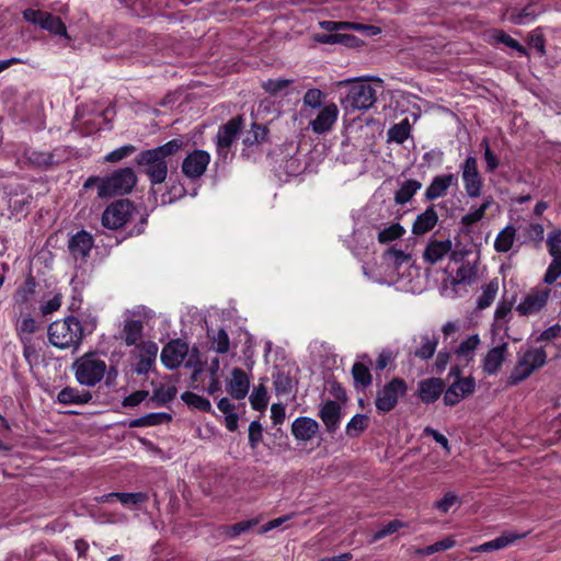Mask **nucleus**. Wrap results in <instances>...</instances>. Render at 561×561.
<instances>
[{"mask_svg":"<svg viewBox=\"0 0 561 561\" xmlns=\"http://www.w3.org/2000/svg\"><path fill=\"white\" fill-rule=\"evenodd\" d=\"M183 140L174 138L161 146L140 151L135 162L140 172L146 174L152 185L161 184L165 181L169 171V163L173 156L183 147Z\"/></svg>","mask_w":561,"mask_h":561,"instance_id":"nucleus-1","label":"nucleus"},{"mask_svg":"<svg viewBox=\"0 0 561 561\" xmlns=\"http://www.w3.org/2000/svg\"><path fill=\"white\" fill-rule=\"evenodd\" d=\"M47 335L49 343L55 347L76 352L83 340V328L76 317L68 316L51 322Z\"/></svg>","mask_w":561,"mask_h":561,"instance_id":"nucleus-2","label":"nucleus"},{"mask_svg":"<svg viewBox=\"0 0 561 561\" xmlns=\"http://www.w3.org/2000/svg\"><path fill=\"white\" fill-rule=\"evenodd\" d=\"M139 216V224L130 234H140L147 224L146 216L139 214L136 206L128 199H119L108 205L102 214V225L111 230H117Z\"/></svg>","mask_w":561,"mask_h":561,"instance_id":"nucleus-3","label":"nucleus"},{"mask_svg":"<svg viewBox=\"0 0 561 561\" xmlns=\"http://www.w3.org/2000/svg\"><path fill=\"white\" fill-rule=\"evenodd\" d=\"M107 364L96 353L89 352L77 358L72 370L77 381L85 387H94L106 374Z\"/></svg>","mask_w":561,"mask_h":561,"instance_id":"nucleus-4","label":"nucleus"},{"mask_svg":"<svg viewBox=\"0 0 561 561\" xmlns=\"http://www.w3.org/2000/svg\"><path fill=\"white\" fill-rule=\"evenodd\" d=\"M136 183L137 176L131 168L118 169L100 181L99 196L107 197L128 194Z\"/></svg>","mask_w":561,"mask_h":561,"instance_id":"nucleus-5","label":"nucleus"},{"mask_svg":"<svg viewBox=\"0 0 561 561\" xmlns=\"http://www.w3.org/2000/svg\"><path fill=\"white\" fill-rule=\"evenodd\" d=\"M547 354L543 348H529L517 360L510 377V385H517L527 379L536 369L546 364Z\"/></svg>","mask_w":561,"mask_h":561,"instance_id":"nucleus-6","label":"nucleus"},{"mask_svg":"<svg viewBox=\"0 0 561 561\" xmlns=\"http://www.w3.org/2000/svg\"><path fill=\"white\" fill-rule=\"evenodd\" d=\"M376 100V90L371 84L358 80L351 84L347 94L342 100V105L346 111H363L370 108Z\"/></svg>","mask_w":561,"mask_h":561,"instance_id":"nucleus-7","label":"nucleus"},{"mask_svg":"<svg viewBox=\"0 0 561 561\" xmlns=\"http://www.w3.org/2000/svg\"><path fill=\"white\" fill-rule=\"evenodd\" d=\"M22 14L26 22L37 25L42 30H45L53 35L70 39L67 27L59 16L53 15L47 11L35 10L31 8L25 9Z\"/></svg>","mask_w":561,"mask_h":561,"instance_id":"nucleus-8","label":"nucleus"},{"mask_svg":"<svg viewBox=\"0 0 561 561\" xmlns=\"http://www.w3.org/2000/svg\"><path fill=\"white\" fill-rule=\"evenodd\" d=\"M408 390L407 382L401 378H392L382 386L376 393L375 405L379 413H387L393 410L400 397Z\"/></svg>","mask_w":561,"mask_h":561,"instance_id":"nucleus-9","label":"nucleus"},{"mask_svg":"<svg viewBox=\"0 0 561 561\" xmlns=\"http://www.w3.org/2000/svg\"><path fill=\"white\" fill-rule=\"evenodd\" d=\"M547 247L552 261L546 271L543 282L550 285L561 276V230L548 233Z\"/></svg>","mask_w":561,"mask_h":561,"instance_id":"nucleus-10","label":"nucleus"},{"mask_svg":"<svg viewBox=\"0 0 561 561\" xmlns=\"http://www.w3.org/2000/svg\"><path fill=\"white\" fill-rule=\"evenodd\" d=\"M460 170L466 194L470 198L479 197L481 195L483 181L478 170L476 157L469 156L460 165Z\"/></svg>","mask_w":561,"mask_h":561,"instance_id":"nucleus-11","label":"nucleus"},{"mask_svg":"<svg viewBox=\"0 0 561 561\" xmlns=\"http://www.w3.org/2000/svg\"><path fill=\"white\" fill-rule=\"evenodd\" d=\"M243 124L242 116H236L221 125L217 133V152L221 157H226L231 145L237 139Z\"/></svg>","mask_w":561,"mask_h":561,"instance_id":"nucleus-12","label":"nucleus"},{"mask_svg":"<svg viewBox=\"0 0 561 561\" xmlns=\"http://www.w3.org/2000/svg\"><path fill=\"white\" fill-rule=\"evenodd\" d=\"M210 162V154L205 150H194L182 162L183 174L191 179H199Z\"/></svg>","mask_w":561,"mask_h":561,"instance_id":"nucleus-13","label":"nucleus"},{"mask_svg":"<svg viewBox=\"0 0 561 561\" xmlns=\"http://www.w3.org/2000/svg\"><path fill=\"white\" fill-rule=\"evenodd\" d=\"M543 12L545 9L538 0H529L522 9L514 7L507 8L505 16L515 25H525L535 21Z\"/></svg>","mask_w":561,"mask_h":561,"instance_id":"nucleus-14","label":"nucleus"},{"mask_svg":"<svg viewBox=\"0 0 561 561\" xmlns=\"http://www.w3.org/2000/svg\"><path fill=\"white\" fill-rule=\"evenodd\" d=\"M339 108L336 104L329 103L319 108L317 116L309 121V127L314 134L321 135L330 131L337 121Z\"/></svg>","mask_w":561,"mask_h":561,"instance_id":"nucleus-15","label":"nucleus"},{"mask_svg":"<svg viewBox=\"0 0 561 561\" xmlns=\"http://www.w3.org/2000/svg\"><path fill=\"white\" fill-rule=\"evenodd\" d=\"M187 355L188 345L178 339L169 342L162 348L161 360L167 368L174 369L182 365Z\"/></svg>","mask_w":561,"mask_h":561,"instance_id":"nucleus-16","label":"nucleus"},{"mask_svg":"<svg viewBox=\"0 0 561 561\" xmlns=\"http://www.w3.org/2000/svg\"><path fill=\"white\" fill-rule=\"evenodd\" d=\"M476 389V381L472 377L458 378L445 391L444 403L449 407L458 404L465 397L471 394Z\"/></svg>","mask_w":561,"mask_h":561,"instance_id":"nucleus-17","label":"nucleus"},{"mask_svg":"<svg viewBox=\"0 0 561 561\" xmlns=\"http://www.w3.org/2000/svg\"><path fill=\"white\" fill-rule=\"evenodd\" d=\"M64 151L61 148H55L53 151L27 150L25 158L31 165L47 170L65 159Z\"/></svg>","mask_w":561,"mask_h":561,"instance_id":"nucleus-18","label":"nucleus"},{"mask_svg":"<svg viewBox=\"0 0 561 561\" xmlns=\"http://www.w3.org/2000/svg\"><path fill=\"white\" fill-rule=\"evenodd\" d=\"M549 298V290L530 291L516 307L520 316H531L538 313L546 305Z\"/></svg>","mask_w":561,"mask_h":561,"instance_id":"nucleus-19","label":"nucleus"},{"mask_svg":"<svg viewBox=\"0 0 561 561\" xmlns=\"http://www.w3.org/2000/svg\"><path fill=\"white\" fill-rule=\"evenodd\" d=\"M93 237L85 230L73 234L68 242V249L75 260L85 261L93 248Z\"/></svg>","mask_w":561,"mask_h":561,"instance_id":"nucleus-20","label":"nucleus"},{"mask_svg":"<svg viewBox=\"0 0 561 561\" xmlns=\"http://www.w3.org/2000/svg\"><path fill=\"white\" fill-rule=\"evenodd\" d=\"M450 186H458V176L454 173L435 176L425 191L426 201H435L447 194Z\"/></svg>","mask_w":561,"mask_h":561,"instance_id":"nucleus-21","label":"nucleus"},{"mask_svg":"<svg viewBox=\"0 0 561 561\" xmlns=\"http://www.w3.org/2000/svg\"><path fill=\"white\" fill-rule=\"evenodd\" d=\"M250 380L245 371L241 368H233L231 379L227 385L228 393L236 400L244 399L249 392Z\"/></svg>","mask_w":561,"mask_h":561,"instance_id":"nucleus-22","label":"nucleus"},{"mask_svg":"<svg viewBox=\"0 0 561 561\" xmlns=\"http://www.w3.org/2000/svg\"><path fill=\"white\" fill-rule=\"evenodd\" d=\"M319 431V423L308 416H299L291 424V434L297 440H311Z\"/></svg>","mask_w":561,"mask_h":561,"instance_id":"nucleus-23","label":"nucleus"},{"mask_svg":"<svg viewBox=\"0 0 561 561\" xmlns=\"http://www.w3.org/2000/svg\"><path fill=\"white\" fill-rule=\"evenodd\" d=\"M445 388V382L440 378H427L419 383V397L424 403L435 402Z\"/></svg>","mask_w":561,"mask_h":561,"instance_id":"nucleus-24","label":"nucleus"},{"mask_svg":"<svg viewBox=\"0 0 561 561\" xmlns=\"http://www.w3.org/2000/svg\"><path fill=\"white\" fill-rule=\"evenodd\" d=\"M158 345L153 342H146L139 347L138 362L135 371L138 375H146L156 362Z\"/></svg>","mask_w":561,"mask_h":561,"instance_id":"nucleus-25","label":"nucleus"},{"mask_svg":"<svg viewBox=\"0 0 561 561\" xmlns=\"http://www.w3.org/2000/svg\"><path fill=\"white\" fill-rule=\"evenodd\" d=\"M319 416L329 433H334L341 421V405L333 400L327 401L320 409Z\"/></svg>","mask_w":561,"mask_h":561,"instance_id":"nucleus-26","label":"nucleus"},{"mask_svg":"<svg viewBox=\"0 0 561 561\" xmlns=\"http://www.w3.org/2000/svg\"><path fill=\"white\" fill-rule=\"evenodd\" d=\"M438 221V215L434 206H428L423 213L417 215L412 225V233L415 236H423L431 231Z\"/></svg>","mask_w":561,"mask_h":561,"instance_id":"nucleus-27","label":"nucleus"},{"mask_svg":"<svg viewBox=\"0 0 561 561\" xmlns=\"http://www.w3.org/2000/svg\"><path fill=\"white\" fill-rule=\"evenodd\" d=\"M507 343H503L499 346L491 348L483 359V370L488 375H494L497 373L506 357Z\"/></svg>","mask_w":561,"mask_h":561,"instance_id":"nucleus-28","label":"nucleus"},{"mask_svg":"<svg viewBox=\"0 0 561 561\" xmlns=\"http://www.w3.org/2000/svg\"><path fill=\"white\" fill-rule=\"evenodd\" d=\"M453 242L447 239L444 241L435 240L427 244L424 250L423 259L430 264H436L444 259L446 254L451 252Z\"/></svg>","mask_w":561,"mask_h":561,"instance_id":"nucleus-29","label":"nucleus"},{"mask_svg":"<svg viewBox=\"0 0 561 561\" xmlns=\"http://www.w3.org/2000/svg\"><path fill=\"white\" fill-rule=\"evenodd\" d=\"M91 399V392L71 387L61 389L57 394L58 402L62 404H84Z\"/></svg>","mask_w":561,"mask_h":561,"instance_id":"nucleus-30","label":"nucleus"},{"mask_svg":"<svg viewBox=\"0 0 561 561\" xmlns=\"http://www.w3.org/2000/svg\"><path fill=\"white\" fill-rule=\"evenodd\" d=\"M525 535H517L512 533H506L501 535L500 537H496L493 540H490L488 542H484L476 548V551L480 552H490L500 550L503 548H506L507 546L512 545L514 541H516L519 538H523Z\"/></svg>","mask_w":561,"mask_h":561,"instance_id":"nucleus-31","label":"nucleus"},{"mask_svg":"<svg viewBox=\"0 0 561 561\" xmlns=\"http://www.w3.org/2000/svg\"><path fill=\"white\" fill-rule=\"evenodd\" d=\"M477 278V266L470 262L462 263L456 271L455 275L451 276L450 284L457 285H471Z\"/></svg>","mask_w":561,"mask_h":561,"instance_id":"nucleus-32","label":"nucleus"},{"mask_svg":"<svg viewBox=\"0 0 561 561\" xmlns=\"http://www.w3.org/2000/svg\"><path fill=\"white\" fill-rule=\"evenodd\" d=\"M516 238V228L512 225L506 226L502 229L494 241V250L499 253L508 252L514 244Z\"/></svg>","mask_w":561,"mask_h":561,"instance_id":"nucleus-33","label":"nucleus"},{"mask_svg":"<svg viewBox=\"0 0 561 561\" xmlns=\"http://www.w3.org/2000/svg\"><path fill=\"white\" fill-rule=\"evenodd\" d=\"M142 330L144 325L140 320L130 319L125 321L123 331H122V339L126 343V345L131 346L136 345L137 342L142 336Z\"/></svg>","mask_w":561,"mask_h":561,"instance_id":"nucleus-34","label":"nucleus"},{"mask_svg":"<svg viewBox=\"0 0 561 561\" xmlns=\"http://www.w3.org/2000/svg\"><path fill=\"white\" fill-rule=\"evenodd\" d=\"M207 336L210 341L211 350L218 354H225L230 348V339L226 330H207Z\"/></svg>","mask_w":561,"mask_h":561,"instance_id":"nucleus-35","label":"nucleus"},{"mask_svg":"<svg viewBox=\"0 0 561 561\" xmlns=\"http://www.w3.org/2000/svg\"><path fill=\"white\" fill-rule=\"evenodd\" d=\"M499 291V279L493 278L486 285L482 286V293L478 297L477 308L480 310L486 309L494 301Z\"/></svg>","mask_w":561,"mask_h":561,"instance_id":"nucleus-36","label":"nucleus"},{"mask_svg":"<svg viewBox=\"0 0 561 561\" xmlns=\"http://www.w3.org/2000/svg\"><path fill=\"white\" fill-rule=\"evenodd\" d=\"M421 187L422 184L417 180L405 181L394 194L396 204H407Z\"/></svg>","mask_w":561,"mask_h":561,"instance_id":"nucleus-37","label":"nucleus"},{"mask_svg":"<svg viewBox=\"0 0 561 561\" xmlns=\"http://www.w3.org/2000/svg\"><path fill=\"white\" fill-rule=\"evenodd\" d=\"M267 134L268 130L265 126L253 123L251 129L245 133L242 142L245 147L259 145L266 139Z\"/></svg>","mask_w":561,"mask_h":561,"instance_id":"nucleus-38","label":"nucleus"},{"mask_svg":"<svg viewBox=\"0 0 561 561\" xmlns=\"http://www.w3.org/2000/svg\"><path fill=\"white\" fill-rule=\"evenodd\" d=\"M411 125L408 118H404L398 124H394L388 130V139L397 144H403L410 136Z\"/></svg>","mask_w":561,"mask_h":561,"instance_id":"nucleus-39","label":"nucleus"},{"mask_svg":"<svg viewBox=\"0 0 561 561\" xmlns=\"http://www.w3.org/2000/svg\"><path fill=\"white\" fill-rule=\"evenodd\" d=\"M492 204V196L484 197L483 203L480 205V207L462 216L461 224L465 226H471L480 221L484 217L485 211L491 207Z\"/></svg>","mask_w":561,"mask_h":561,"instance_id":"nucleus-40","label":"nucleus"},{"mask_svg":"<svg viewBox=\"0 0 561 561\" xmlns=\"http://www.w3.org/2000/svg\"><path fill=\"white\" fill-rule=\"evenodd\" d=\"M323 99H324V93L320 90V89H309L305 95H304V99H302V110H301V113H306L307 112V107L311 108V110H319L322 106V102H323Z\"/></svg>","mask_w":561,"mask_h":561,"instance_id":"nucleus-41","label":"nucleus"},{"mask_svg":"<svg viewBox=\"0 0 561 561\" xmlns=\"http://www.w3.org/2000/svg\"><path fill=\"white\" fill-rule=\"evenodd\" d=\"M405 233V229L399 222L381 229L378 232L377 240L379 243L386 244L400 239Z\"/></svg>","mask_w":561,"mask_h":561,"instance_id":"nucleus-42","label":"nucleus"},{"mask_svg":"<svg viewBox=\"0 0 561 561\" xmlns=\"http://www.w3.org/2000/svg\"><path fill=\"white\" fill-rule=\"evenodd\" d=\"M35 278L32 275H28L24 284L14 294L15 302L21 305L26 304L30 300V298L35 294Z\"/></svg>","mask_w":561,"mask_h":561,"instance_id":"nucleus-43","label":"nucleus"},{"mask_svg":"<svg viewBox=\"0 0 561 561\" xmlns=\"http://www.w3.org/2000/svg\"><path fill=\"white\" fill-rule=\"evenodd\" d=\"M352 376L356 385H360L363 388L368 387L371 383V374L369 368L360 362H356L352 367Z\"/></svg>","mask_w":561,"mask_h":561,"instance_id":"nucleus-44","label":"nucleus"},{"mask_svg":"<svg viewBox=\"0 0 561 561\" xmlns=\"http://www.w3.org/2000/svg\"><path fill=\"white\" fill-rule=\"evenodd\" d=\"M181 399L187 405L193 407L199 411L209 412L211 410L210 401L194 392L186 391L182 393Z\"/></svg>","mask_w":561,"mask_h":561,"instance_id":"nucleus-45","label":"nucleus"},{"mask_svg":"<svg viewBox=\"0 0 561 561\" xmlns=\"http://www.w3.org/2000/svg\"><path fill=\"white\" fill-rule=\"evenodd\" d=\"M368 426V416L365 414H355L346 425V434L356 437Z\"/></svg>","mask_w":561,"mask_h":561,"instance_id":"nucleus-46","label":"nucleus"},{"mask_svg":"<svg viewBox=\"0 0 561 561\" xmlns=\"http://www.w3.org/2000/svg\"><path fill=\"white\" fill-rule=\"evenodd\" d=\"M273 385L277 394H289L293 390V379L283 371H277L273 376Z\"/></svg>","mask_w":561,"mask_h":561,"instance_id":"nucleus-47","label":"nucleus"},{"mask_svg":"<svg viewBox=\"0 0 561 561\" xmlns=\"http://www.w3.org/2000/svg\"><path fill=\"white\" fill-rule=\"evenodd\" d=\"M437 346V340L435 337H430L428 335L422 336V346L414 351V356L421 359L431 358Z\"/></svg>","mask_w":561,"mask_h":561,"instance_id":"nucleus-48","label":"nucleus"},{"mask_svg":"<svg viewBox=\"0 0 561 561\" xmlns=\"http://www.w3.org/2000/svg\"><path fill=\"white\" fill-rule=\"evenodd\" d=\"M250 403L252 409L256 411H263L267 407V391L263 385H260L256 388H254L250 397Z\"/></svg>","mask_w":561,"mask_h":561,"instance_id":"nucleus-49","label":"nucleus"},{"mask_svg":"<svg viewBox=\"0 0 561 561\" xmlns=\"http://www.w3.org/2000/svg\"><path fill=\"white\" fill-rule=\"evenodd\" d=\"M480 344V337L478 334H473L462 341L458 346L456 353L466 358L472 357L474 350Z\"/></svg>","mask_w":561,"mask_h":561,"instance_id":"nucleus-50","label":"nucleus"},{"mask_svg":"<svg viewBox=\"0 0 561 561\" xmlns=\"http://www.w3.org/2000/svg\"><path fill=\"white\" fill-rule=\"evenodd\" d=\"M21 342L23 344V356L27 362L28 366L32 368L38 363V354L36 347L31 342V337L21 336Z\"/></svg>","mask_w":561,"mask_h":561,"instance_id":"nucleus-51","label":"nucleus"},{"mask_svg":"<svg viewBox=\"0 0 561 561\" xmlns=\"http://www.w3.org/2000/svg\"><path fill=\"white\" fill-rule=\"evenodd\" d=\"M290 83H291V80H289V79H283V78L270 79V80L264 81L262 83V88L268 94L276 95L279 92H282L283 90H285L286 88H288V85Z\"/></svg>","mask_w":561,"mask_h":561,"instance_id":"nucleus-52","label":"nucleus"},{"mask_svg":"<svg viewBox=\"0 0 561 561\" xmlns=\"http://www.w3.org/2000/svg\"><path fill=\"white\" fill-rule=\"evenodd\" d=\"M117 500L125 506H137L148 500L146 493L135 492V493H123L117 492Z\"/></svg>","mask_w":561,"mask_h":561,"instance_id":"nucleus-53","label":"nucleus"},{"mask_svg":"<svg viewBox=\"0 0 561 561\" xmlns=\"http://www.w3.org/2000/svg\"><path fill=\"white\" fill-rule=\"evenodd\" d=\"M385 260H393V265L400 267L403 263H408L411 260V255L396 248H389L383 253Z\"/></svg>","mask_w":561,"mask_h":561,"instance_id":"nucleus-54","label":"nucleus"},{"mask_svg":"<svg viewBox=\"0 0 561 561\" xmlns=\"http://www.w3.org/2000/svg\"><path fill=\"white\" fill-rule=\"evenodd\" d=\"M136 151V147L134 145H125L122 146L113 151H111L105 157V161L107 162H118L123 160L124 158L129 157Z\"/></svg>","mask_w":561,"mask_h":561,"instance_id":"nucleus-55","label":"nucleus"},{"mask_svg":"<svg viewBox=\"0 0 561 561\" xmlns=\"http://www.w3.org/2000/svg\"><path fill=\"white\" fill-rule=\"evenodd\" d=\"M16 330L20 337H31V335L37 330L36 321L31 316L24 317L19 322Z\"/></svg>","mask_w":561,"mask_h":561,"instance_id":"nucleus-56","label":"nucleus"},{"mask_svg":"<svg viewBox=\"0 0 561 561\" xmlns=\"http://www.w3.org/2000/svg\"><path fill=\"white\" fill-rule=\"evenodd\" d=\"M481 147L484 149V159L486 162V172H494L499 167V159L491 151L489 140L486 138L482 139Z\"/></svg>","mask_w":561,"mask_h":561,"instance_id":"nucleus-57","label":"nucleus"},{"mask_svg":"<svg viewBox=\"0 0 561 561\" xmlns=\"http://www.w3.org/2000/svg\"><path fill=\"white\" fill-rule=\"evenodd\" d=\"M175 394V387H169L167 389L160 388L153 392L151 401L157 402L158 404H165L173 400Z\"/></svg>","mask_w":561,"mask_h":561,"instance_id":"nucleus-58","label":"nucleus"},{"mask_svg":"<svg viewBox=\"0 0 561 561\" xmlns=\"http://www.w3.org/2000/svg\"><path fill=\"white\" fill-rule=\"evenodd\" d=\"M496 39H497V42L506 45L507 47H510L512 49H515L517 53H519L523 56H527L528 55L527 49L523 45H520L516 39H514L512 36H510L506 33L501 32L496 36Z\"/></svg>","mask_w":561,"mask_h":561,"instance_id":"nucleus-59","label":"nucleus"},{"mask_svg":"<svg viewBox=\"0 0 561 561\" xmlns=\"http://www.w3.org/2000/svg\"><path fill=\"white\" fill-rule=\"evenodd\" d=\"M149 396V391L147 390H137L126 398H124L122 405L125 408H134L139 405L142 401H145Z\"/></svg>","mask_w":561,"mask_h":561,"instance_id":"nucleus-60","label":"nucleus"},{"mask_svg":"<svg viewBox=\"0 0 561 561\" xmlns=\"http://www.w3.org/2000/svg\"><path fill=\"white\" fill-rule=\"evenodd\" d=\"M262 425L259 421H252L249 425V444L251 448H256L262 440Z\"/></svg>","mask_w":561,"mask_h":561,"instance_id":"nucleus-61","label":"nucleus"},{"mask_svg":"<svg viewBox=\"0 0 561 561\" xmlns=\"http://www.w3.org/2000/svg\"><path fill=\"white\" fill-rule=\"evenodd\" d=\"M397 357V353H394L390 348H383L376 362V368L378 370H383L389 364H391Z\"/></svg>","mask_w":561,"mask_h":561,"instance_id":"nucleus-62","label":"nucleus"},{"mask_svg":"<svg viewBox=\"0 0 561 561\" xmlns=\"http://www.w3.org/2000/svg\"><path fill=\"white\" fill-rule=\"evenodd\" d=\"M61 301H62V295L55 294L53 298H50L49 300H47L45 304H43L41 306V312L44 316H47V314H50V313L57 311L61 306Z\"/></svg>","mask_w":561,"mask_h":561,"instance_id":"nucleus-63","label":"nucleus"},{"mask_svg":"<svg viewBox=\"0 0 561 561\" xmlns=\"http://www.w3.org/2000/svg\"><path fill=\"white\" fill-rule=\"evenodd\" d=\"M458 502V497L455 493L453 492H447L444 497L440 500V501H437L434 506L443 512V513H447L450 507Z\"/></svg>","mask_w":561,"mask_h":561,"instance_id":"nucleus-64","label":"nucleus"}]
</instances>
